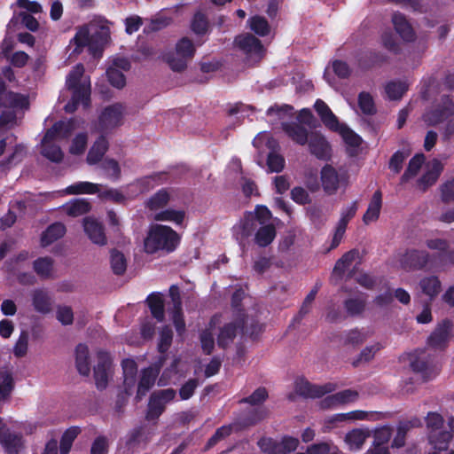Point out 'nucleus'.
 <instances>
[{"label":"nucleus","instance_id":"34","mask_svg":"<svg viewBox=\"0 0 454 454\" xmlns=\"http://www.w3.org/2000/svg\"><path fill=\"white\" fill-rule=\"evenodd\" d=\"M124 386L126 394L129 395V391L136 384V374L137 371V364L132 359H125L122 361Z\"/></svg>","mask_w":454,"mask_h":454},{"label":"nucleus","instance_id":"63","mask_svg":"<svg viewBox=\"0 0 454 454\" xmlns=\"http://www.w3.org/2000/svg\"><path fill=\"white\" fill-rule=\"evenodd\" d=\"M368 434L362 429H354L346 434V442L351 448L360 449Z\"/></svg>","mask_w":454,"mask_h":454},{"label":"nucleus","instance_id":"58","mask_svg":"<svg viewBox=\"0 0 454 454\" xmlns=\"http://www.w3.org/2000/svg\"><path fill=\"white\" fill-rule=\"evenodd\" d=\"M253 108L243 104H236L233 106H231L228 114H229V122L233 123L235 121H239L240 119H244L245 117H249L251 114H253Z\"/></svg>","mask_w":454,"mask_h":454},{"label":"nucleus","instance_id":"64","mask_svg":"<svg viewBox=\"0 0 454 454\" xmlns=\"http://www.w3.org/2000/svg\"><path fill=\"white\" fill-rule=\"evenodd\" d=\"M308 454H340L339 450L335 446H332L327 442H320L311 444L307 448Z\"/></svg>","mask_w":454,"mask_h":454},{"label":"nucleus","instance_id":"27","mask_svg":"<svg viewBox=\"0 0 454 454\" xmlns=\"http://www.w3.org/2000/svg\"><path fill=\"white\" fill-rule=\"evenodd\" d=\"M358 397V392L352 389H345L335 393L332 395L326 396L321 402L323 408H331L337 404H343L350 402H354Z\"/></svg>","mask_w":454,"mask_h":454},{"label":"nucleus","instance_id":"49","mask_svg":"<svg viewBox=\"0 0 454 454\" xmlns=\"http://www.w3.org/2000/svg\"><path fill=\"white\" fill-rule=\"evenodd\" d=\"M343 306L348 316L357 317L364 311L366 301L362 297L348 298L344 301Z\"/></svg>","mask_w":454,"mask_h":454},{"label":"nucleus","instance_id":"62","mask_svg":"<svg viewBox=\"0 0 454 454\" xmlns=\"http://www.w3.org/2000/svg\"><path fill=\"white\" fill-rule=\"evenodd\" d=\"M357 209V200L353 201L350 206L342 208L337 226L346 230L349 221L356 215Z\"/></svg>","mask_w":454,"mask_h":454},{"label":"nucleus","instance_id":"40","mask_svg":"<svg viewBox=\"0 0 454 454\" xmlns=\"http://www.w3.org/2000/svg\"><path fill=\"white\" fill-rule=\"evenodd\" d=\"M219 322L220 317L217 316L214 317L209 323L208 328L203 331L200 334L201 348L207 354H210L215 347V340L212 330Z\"/></svg>","mask_w":454,"mask_h":454},{"label":"nucleus","instance_id":"17","mask_svg":"<svg viewBox=\"0 0 454 454\" xmlns=\"http://www.w3.org/2000/svg\"><path fill=\"white\" fill-rule=\"evenodd\" d=\"M130 64L125 58H117L113 60L112 65L107 68L106 74L110 83L118 89H121L126 84V80L122 71L129 70Z\"/></svg>","mask_w":454,"mask_h":454},{"label":"nucleus","instance_id":"43","mask_svg":"<svg viewBox=\"0 0 454 454\" xmlns=\"http://www.w3.org/2000/svg\"><path fill=\"white\" fill-rule=\"evenodd\" d=\"M277 236L276 227L268 223L257 229V247H265L271 244Z\"/></svg>","mask_w":454,"mask_h":454},{"label":"nucleus","instance_id":"20","mask_svg":"<svg viewBox=\"0 0 454 454\" xmlns=\"http://www.w3.org/2000/svg\"><path fill=\"white\" fill-rule=\"evenodd\" d=\"M307 144L310 153L318 160H327L330 158V145L322 135L313 134Z\"/></svg>","mask_w":454,"mask_h":454},{"label":"nucleus","instance_id":"46","mask_svg":"<svg viewBox=\"0 0 454 454\" xmlns=\"http://www.w3.org/2000/svg\"><path fill=\"white\" fill-rule=\"evenodd\" d=\"M34 270L42 278H50L54 273L53 261L50 257L38 258L34 262Z\"/></svg>","mask_w":454,"mask_h":454},{"label":"nucleus","instance_id":"56","mask_svg":"<svg viewBox=\"0 0 454 454\" xmlns=\"http://www.w3.org/2000/svg\"><path fill=\"white\" fill-rule=\"evenodd\" d=\"M80 431L81 430L79 427H72L64 433V434L61 437L59 447L61 454H67L70 451L73 442L80 434Z\"/></svg>","mask_w":454,"mask_h":454},{"label":"nucleus","instance_id":"1","mask_svg":"<svg viewBox=\"0 0 454 454\" xmlns=\"http://www.w3.org/2000/svg\"><path fill=\"white\" fill-rule=\"evenodd\" d=\"M111 25L105 18L96 17L88 24L79 27L70 41L72 53L80 54L87 47L93 56H99L110 41Z\"/></svg>","mask_w":454,"mask_h":454},{"label":"nucleus","instance_id":"16","mask_svg":"<svg viewBox=\"0 0 454 454\" xmlns=\"http://www.w3.org/2000/svg\"><path fill=\"white\" fill-rule=\"evenodd\" d=\"M169 296L173 304V309L170 312L171 319L177 334L182 336L185 333V322L182 313V302L179 288L176 286H170Z\"/></svg>","mask_w":454,"mask_h":454},{"label":"nucleus","instance_id":"60","mask_svg":"<svg viewBox=\"0 0 454 454\" xmlns=\"http://www.w3.org/2000/svg\"><path fill=\"white\" fill-rule=\"evenodd\" d=\"M382 45L389 52L398 55L401 53V46L397 42L395 35L391 31H385L381 35Z\"/></svg>","mask_w":454,"mask_h":454},{"label":"nucleus","instance_id":"7","mask_svg":"<svg viewBox=\"0 0 454 454\" xmlns=\"http://www.w3.org/2000/svg\"><path fill=\"white\" fill-rule=\"evenodd\" d=\"M454 115V101L449 95H442L439 100L426 109L422 115L427 126H437Z\"/></svg>","mask_w":454,"mask_h":454},{"label":"nucleus","instance_id":"10","mask_svg":"<svg viewBox=\"0 0 454 454\" xmlns=\"http://www.w3.org/2000/svg\"><path fill=\"white\" fill-rule=\"evenodd\" d=\"M125 106L117 103L106 107L99 116L98 129L100 132H108L122 124Z\"/></svg>","mask_w":454,"mask_h":454},{"label":"nucleus","instance_id":"32","mask_svg":"<svg viewBox=\"0 0 454 454\" xmlns=\"http://www.w3.org/2000/svg\"><path fill=\"white\" fill-rule=\"evenodd\" d=\"M235 48L247 58H250L255 51V38L250 34H241L235 38Z\"/></svg>","mask_w":454,"mask_h":454},{"label":"nucleus","instance_id":"47","mask_svg":"<svg viewBox=\"0 0 454 454\" xmlns=\"http://www.w3.org/2000/svg\"><path fill=\"white\" fill-rule=\"evenodd\" d=\"M76 367L82 375H89L90 368L89 364V350L87 346L79 344L76 347Z\"/></svg>","mask_w":454,"mask_h":454},{"label":"nucleus","instance_id":"2","mask_svg":"<svg viewBox=\"0 0 454 454\" xmlns=\"http://www.w3.org/2000/svg\"><path fill=\"white\" fill-rule=\"evenodd\" d=\"M76 122L74 120L59 121L48 129L41 143V154L51 161H61L64 153L59 144L77 128Z\"/></svg>","mask_w":454,"mask_h":454},{"label":"nucleus","instance_id":"15","mask_svg":"<svg viewBox=\"0 0 454 454\" xmlns=\"http://www.w3.org/2000/svg\"><path fill=\"white\" fill-rule=\"evenodd\" d=\"M265 145L269 150L266 160L269 171L275 173L281 172L285 168L286 160L284 156L280 153L278 141L274 137H269L266 140Z\"/></svg>","mask_w":454,"mask_h":454},{"label":"nucleus","instance_id":"44","mask_svg":"<svg viewBox=\"0 0 454 454\" xmlns=\"http://www.w3.org/2000/svg\"><path fill=\"white\" fill-rule=\"evenodd\" d=\"M229 168L233 171L239 173L241 191L245 197H250L254 192V181L251 178H247L243 175L241 169V163L239 160H232L230 163Z\"/></svg>","mask_w":454,"mask_h":454},{"label":"nucleus","instance_id":"36","mask_svg":"<svg viewBox=\"0 0 454 454\" xmlns=\"http://www.w3.org/2000/svg\"><path fill=\"white\" fill-rule=\"evenodd\" d=\"M63 210L69 216L76 217L90 211V203L85 199H74L62 207Z\"/></svg>","mask_w":454,"mask_h":454},{"label":"nucleus","instance_id":"42","mask_svg":"<svg viewBox=\"0 0 454 454\" xmlns=\"http://www.w3.org/2000/svg\"><path fill=\"white\" fill-rule=\"evenodd\" d=\"M66 233V227L60 223L51 224L43 233L41 242L43 247L49 246L58 240Z\"/></svg>","mask_w":454,"mask_h":454},{"label":"nucleus","instance_id":"9","mask_svg":"<svg viewBox=\"0 0 454 454\" xmlns=\"http://www.w3.org/2000/svg\"><path fill=\"white\" fill-rule=\"evenodd\" d=\"M255 213L248 212L233 227V235L239 245L245 248L255 240Z\"/></svg>","mask_w":454,"mask_h":454},{"label":"nucleus","instance_id":"31","mask_svg":"<svg viewBox=\"0 0 454 454\" xmlns=\"http://www.w3.org/2000/svg\"><path fill=\"white\" fill-rule=\"evenodd\" d=\"M410 366L414 372L421 375L424 381L432 380L436 374L428 362L419 356H411Z\"/></svg>","mask_w":454,"mask_h":454},{"label":"nucleus","instance_id":"22","mask_svg":"<svg viewBox=\"0 0 454 454\" xmlns=\"http://www.w3.org/2000/svg\"><path fill=\"white\" fill-rule=\"evenodd\" d=\"M159 366H150L141 372V377L137 385L136 399L140 401L153 386L155 379L159 374Z\"/></svg>","mask_w":454,"mask_h":454},{"label":"nucleus","instance_id":"18","mask_svg":"<svg viewBox=\"0 0 454 454\" xmlns=\"http://www.w3.org/2000/svg\"><path fill=\"white\" fill-rule=\"evenodd\" d=\"M163 174H155L137 179L127 186V195L136 197L140 193L146 192L163 182Z\"/></svg>","mask_w":454,"mask_h":454},{"label":"nucleus","instance_id":"59","mask_svg":"<svg viewBox=\"0 0 454 454\" xmlns=\"http://www.w3.org/2000/svg\"><path fill=\"white\" fill-rule=\"evenodd\" d=\"M356 250H350L345 253L335 263L333 273L343 275L346 270L351 265L356 255Z\"/></svg>","mask_w":454,"mask_h":454},{"label":"nucleus","instance_id":"21","mask_svg":"<svg viewBox=\"0 0 454 454\" xmlns=\"http://www.w3.org/2000/svg\"><path fill=\"white\" fill-rule=\"evenodd\" d=\"M83 229L88 238L96 245L106 244V237L102 224L96 219L86 217L83 219Z\"/></svg>","mask_w":454,"mask_h":454},{"label":"nucleus","instance_id":"38","mask_svg":"<svg viewBox=\"0 0 454 454\" xmlns=\"http://www.w3.org/2000/svg\"><path fill=\"white\" fill-rule=\"evenodd\" d=\"M154 220L160 222H171L181 225L185 218V211L182 209L167 208L155 214Z\"/></svg>","mask_w":454,"mask_h":454},{"label":"nucleus","instance_id":"61","mask_svg":"<svg viewBox=\"0 0 454 454\" xmlns=\"http://www.w3.org/2000/svg\"><path fill=\"white\" fill-rule=\"evenodd\" d=\"M411 427L410 421H402L397 427L396 434L392 441L391 446L393 448H402L405 445L407 432Z\"/></svg>","mask_w":454,"mask_h":454},{"label":"nucleus","instance_id":"23","mask_svg":"<svg viewBox=\"0 0 454 454\" xmlns=\"http://www.w3.org/2000/svg\"><path fill=\"white\" fill-rule=\"evenodd\" d=\"M99 362L94 369V377L98 388H105L106 387L110 373L111 359L108 354L98 353Z\"/></svg>","mask_w":454,"mask_h":454},{"label":"nucleus","instance_id":"12","mask_svg":"<svg viewBox=\"0 0 454 454\" xmlns=\"http://www.w3.org/2000/svg\"><path fill=\"white\" fill-rule=\"evenodd\" d=\"M334 389L335 385L333 383L315 385L305 378H298L294 382L295 393L304 398H320L325 394L333 392Z\"/></svg>","mask_w":454,"mask_h":454},{"label":"nucleus","instance_id":"19","mask_svg":"<svg viewBox=\"0 0 454 454\" xmlns=\"http://www.w3.org/2000/svg\"><path fill=\"white\" fill-rule=\"evenodd\" d=\"M31 302L35 311L48 314L52 310V299L44 288H36L30 293Z\"/></svg>","mask_w":454,"mask_h":454},{"label":"nucleus","instance_id":"41","mask_svg":"<svg viewBox=\"0 0 454 454\" xmlns=\"http://www.w3.org/2000/svg\"><path fill=\"white\" fill-rule=\"evenodd\" d=\"M386 60L387 57L381 52L370 51L360 56L358 59V66L362 69H370L376 65L384 63Z\"/></svg>","mask_w":454,"mask_h":454},{"label":"nucleus","instance_id":"14","mask_svg":"<svg viewBox=\"0 0 454 454\" xmlns=\"http://www.w3.org/2000/svg\"><path fill=\"white\" fill-rule=\"evenodd\" d=\"M430 254L427 251L407 250L400 259L401 267L405 270H422L429 262Z\"/></svg>","mask_w":454,"mask_h":454},{"label":"nucleus","instance_id":"33","mask_svg":"<svg viewBox=\"0 0 454 454\" xmlns=\"http://www.w3.org/2000/svg\"><path fill=\"white\" fill-rule=\"evenodd\" d=\"M452 439V434L447 430L430 431L428 434L429 443L434 450H446L449 442Z\"/></svg>","mask_w":454,"mask_h":454},{"label":"nucleus","instance_id":"3","mask_svg":"<svg viewBox=\"0 0 454 454\" xmlns=\"http://www.w3.org/2000/svg\"><path fill=\"white\" fill-rule=\"evenodd\" d=\"M179 243V236L171 227L162 224H153L144 240V250L146 254L159 252L168 254L173 252Z\"/></svg>","mask_w":454,"mask_h":454},{"label":"nucleus","instance_id":"52","mask_svg":"<svg viewBox=\"0 0 454 454\" xmlns=\"http://www.w3.org/2000/svg\"><path fill=\"white\" fill-rule=\"evenodd\" d=\"M407 90L408 85L401 81H391L385 87V91L391 100L400 99Z\"/></svg>","mask_w":454,"mask_h":454},{"label":"nucleus","instance_id":"8","mask_svg":"<svg viewBox=\"0 0 454 454\" xmlns=\"http://www.w3.org/2000/svg\"><path fill=\"white\" fill-rule=\"evenodd\" d=\"M195 53V47L192 41L186 37L180 39L174 51L168 53L165 59L174 71H182L187 67Z\"/></svg>","mask_w":454,"mask_h":454},{"label":"nucleus","instance_id":"54","mask_svg":"<svg viewBox=\"0 0 454 454\" xmlns=\"http://www.w3.org/2000/svg\"><path fill=\"white\" fill-rule=\"evenodd\" d=\"M236 330L237 326L232 323L227 324L221 328L217 337L218 345L222 348L229 346L236 336Z\"/></svg>","mask_w":454,"mask_h":454},{"label":"nucleus","instance_id":"24","mask_svg":"<svg viewBox=\"0 0 454 454\" xmlns=\"http://www.w3.org/2000/svg\"><path fill=\"white\" fill-rule=\"evenodd\" d=\"M283 131L294 143L300 145H305L309 140L308 129L300 123L284 121L281 123Z\"/></svg>","mask_w":454,"mask_h":454},{"label":"nucleus","instance_id":"39","mask_svg":"<svg viewBox=\"0 0 454 454\" xmlns=\"http://www.w3.org/2000/svg\"><path fill=\"white\" fill-rule=\"evenodd\" d=\"M425 161L423 153L415 154L409 161L408 167L400 178L401 184L407 183L410 179L417 176Z\"/></svg>","mask_w":454,"mask_h":454},{"label":"nucleus","instance_id":"48","mask_svg":"<svg viewBox=\"0 0 454 454\" xmlns=\"http://www.w3.org/2000/svg\"><path fill=\"white\" fill-rule=\"evenodd\" d=\"M320 286L321 285L319 283H317L314 288L310 290V292L307 294L298 314L294 317L292 325L299 324L303 318V317L309 312L311 305L317 296Z\"/></svg>","mask_w":454,"mask_h":454},{"label":"nucleus","instance_id":"25","mask_svg":"<svg viewBox=\"0 0 454 454\" xmlns=\"http://www.w3.org/2000/svg\"><path fill=\"white\" fill-rule=\"evenodd\" d=\"M392 22L395 32L403 40L406 42H413L415 40V32L403 14L400 12L394 13L392 16Z\"/></svg>","mask_w":454,"mask_h":454},{"label":"nucleus","instance_id":"4","mask_svg":"<svg viewBox=\"0 0 454 454\" xmlns=\"http://www.w3.org/2000/svg\"><path fill=\"white\" fill-rule=\"evenodd\" d=\"M83 74V66L78 64L67 77L66 85L68 90H72L71 101L64 107L67 113L75 111L79 104H82L84 107L89 106L90 98V80Z\"/></svg>","mask_w":454,"mask_h":454},{"label":"nucleus","instance_id":"35","mask_svg":"<svg viewBox=\"0 0 454 454\" xmlns=\"http://www.w3.org/2000/svg\"><path fill=\"white\" fill-rule=\"evenodd\" d=\"M171 200V192L167 189H160L151 196L146 203V207L151 211H156L163 208Z\"/></svg>","mask_w":454,"mask_h":454},{"label":"nucleus","instance_id":"13","mask_svg":"<svg viewBox=\"0 0 454 454\" xmlns=\"http://www.w3.org/2000/svg\"><path fill=\"white\" fill-rule=\"evenodd\" d=\"M452 326L451 320L443 319L428 336L427 344L435 350L445 349L450 340Z\"/></svg>","mask_w":454,"mask_h":454},{"label":"nucleus","instance_id":"37","mask_svg":"<svg viewBox=\"0 0 454 454\" xmlns=\"http://www.w3.org/2000/svg\"><path fill=\"white\" fill-rule=\"evenodd\" d=\"M419 286L423 294L430 297L431 300L435 298L442 289V284L436 276L425 277L419 281Z\"/></svg>","mask_w":454,"mask_h":454},{"label":"nucleus","instance_id":"5","mask_svg":"<svg viewBox=\"0 0 454 454\" xmlns=\"http://www.w3.org/2000/svg\"><path fill=\"white\" fill-rule=\"evenodd\" d=\"M4 83L0 78V125L12 126L16 123V113L28 107L27 98L24 95L4 91Z\"/></svg>","mask_w":454,"mask_h":454},{"label":"nucleus","instance_id":"30","mask_svg":"<svg viewBox=\"0 0 454 454\" xmlns=\"http://www.w3.org/2000/svg\"><path fill=\"white\" fill-rule=\"evenodd\" d=\"M21 443L19 434L12 433L0 418V444L8 451L14 450Z\"/></svg>","mask_w":454,"mask_h":454},{"label":"nucleus","instance_id":"50","mask_svg":"<svg viewBox=\"0 0 454 454\" xmlns=\"http://www.w3.org/2000/svg\"><path fill=\"white\" fill-rule=\"evenodd\" d=\"M148 306L152 315L158 320L162 321L164 318V302L160 294H153L147 298Z\"/></svg>","mask_w":454,"mask_h":454},{"label":"nucleus","instance_id":"53","mask_svg":"<svg viewBox=\"0 0 454 454\" xmlns=\"http://www.w3.org/2000/svg\"><path fill=\"white\" fill-rule=\"evenodd\" d=\"M14 387L12 374L8 371H0V402L6 400Z\"/></svg>","mask_w":454,"mask_h":454},{"label":"nucleus","instance_id":"57","mask_svg":"<svg viewBox=\"0 0 454 454\" xmlns=\"http://www.w3.org/2000/svg\"><path fill=\"white\" fill-rule=\"evenodd\" d=\"M358 106L361 112L365 115H373L376 114L374 100L368 92L363 91L359 93Z\"/></svg>","mask_w":454,"mask_h":454},{"label":"nucleus","instance_id":"28","mask_svg":"<svg viewBox=\"0 0 454 454\" xmlns=\"http://www.w3.org/2000/svg\"><path fill=\"white\" fill-rule=\"evenodd\" d=\"M321 182L326 193H335L339 188V176L336 169L331 165L323 167L321 169Z\"/></svg>","mask_w":454,"mask_h":454},{"label":"nucleus","instance_id":"26","mask_svg":"<svg viewBox=\"0 0 454 454\" xmlns=\"http://www.w3.org/2000/svg\"><path fill=\"white\" fill-rule=\"evenodd\" d=\"M314 109L326 128L331 130L339 128L340 121L338 118L325 101L320 98L317 99L314 104Z\"/></svg>","mask_w":454,"mask_h":454},{"label":"nucleus","instance_id":"29","mask_svg":"<svg viewBox=\"0 0 454 454\" xmlns=\"http://www.w3.org/2000/svg\"><path fill=\"white\" fill-rule=\"evenodd\" d=\"M381 207L382 192L380 190H377L373 193L368 205V207L363 215V222L365 224H369L372 222L377 221L380 215Z\"/></svg>","mask_w":454,"mask_h":454},{"label":"nucleus","instance_id":"51","mask_svg":"<svg viewBox=\"0 0 454 454\" xmlns=\"http://www.w3.org/2000/svg\"><path fill=\"white\" fill-rule=\"evenodd\" d=\"M332 130L339 132L341 137L343 138L344 142L349 146L358 147L362 143L361 137L357 135L356 132H354L346 124L340 123L339 128Z\"/></svg>","mask_w":454,"mask_h":454},{"label":"nucleus","instance_id":"11","mask_svg":"<svg viewBox=\"0 0 454 454\" xmlns=\"http://www.w3.org/2000/svg\"><path fill=\"white\" fill-rule=\"evenodd\" d=\"M176 391L172 388H167L153 392L150 396L146 419L148 420L158 419L165 410L168 403L174 400Z\"/></svg>","mask_w":454,"mask_h":454},{"label":"nucleus","instance_id":"45","mask_svg":"<svg viewBox=\"0 0 454 454\" xmlns=\"http://www.w3.org/2000/svg\"><path fill=\"white\" fill-rule=\"evenodd\" d=\"M108 147V143L106 139L101 136L92 145L90 150L89 151L87 156V162L89 164H95L98 162L105 153L106 152Z\"/></svg>","mask_w":454,"mask_h":454},{"label":"nucleus","instance_id":"6","mask_svg":"<svg viewBox=\"0 0 454 454\" xmlns=\"http://www.w3.org/2000/svg\"><path fill=\"white\" fill-rule=\"evenodd\" d=\"M100 187V184L90 182H76L67 186L64 192L70 195L98 193L101 199L110 200L114 202H121L127 198H131L127 195V187L125 188L124 192H121L116 189H107L104 192H101Z\"/></svg>","mask_w":454,"mask_h":454},{"label":"nucleus","instance_id":"55","mask_svg":"<svg viewBox=\"0 0 454 454\" xmlns=\"http://www.w3.org/2000/svg\"><path fill=\"white\" fill-rule=\"evenodd\" d=\"M110 263L114 273L117 275L123 274L127 269V259L125 255L117 250L111 251Z\"/></svg>","mask_w":454,"mask_h":454}]
</instances>
